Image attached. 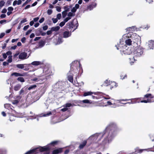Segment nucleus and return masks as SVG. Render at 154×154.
I'll list each match as a JSON object with an SVG mask.
<instances>
[{"instance_id": "nucleus-1", "label": "nucleus", "mask_w": 154, "mask_h": 154, "mask_svg": "<svg viewBox=\"0 0 154 154\" xmlns=\"http://www.w3.org/2000/svg\"><path fill=\"white\" fill-rule=\"evenodd\" d=\"M118 128L116 124L114 122H111L107 126L105 129L104 134H106V137L104 138L103 142L106 143H109L115 136L118 131Z\"/></svg>"}, {"instance_id": "nucleus-2", "label": "nucleus", "mask_w": 154, "mask_h": 154, "mask_svg": "<svg viewBox=\"0 0 154 154\" xmlns=\"http://www.w3.org/2000/svg\"><path fill=\"white\" fill-rule=\"evenodd\" d=\"M51 147L50 145H48L47 146L41 147L40 148H37L27 151L24 154H31L33 153H37L39 152H42L46 151L48 152L50 151Z\"/></svg>"}, {"instance_id": "nucleus-3", "label": "nucleus", "mask_w": 154, "mask_h": 154, "mask_svg": "<svg viewBox=\"0 0 154 154\" xmlns=\"http://www.w3.org/2000/svg\"><path fill=\"white\" fill-rule=\"evenodd\" d=\"M115 46L117 50L120 49V51H122L125 54H130L131 53L130 48H126L127 47L125 45H123L119 44Z\"/></svg>"}, {"instance_id": "nucleus-4", "label": "nucleus", "mask_w": 154, "mask_h": 154, "mask_svg": "<svg viewBox=\"0 0 154 154\" xmlns=\"http://www.w3.org/2000/svg\"><path fill=\"white\" fill-rule=\"evenodd\" d=\"M131 38L133 42L134 45L135 47H137L138 45L141 43V40L140 37L138 35H136L135 33H134L131 35Z\"/></svg>"}, {"instance_id": "nucleus-5", "label": "nucleus", "mask_w": 154, "mask_h": 154, "mask_svg": "<svg viewBox=\"0 0 154 154\" xmlns=\"http://www.w3.org/2000/svg\"><path fill=\"white\" fill-rule=\"evenodd\" d=\"M79 65L80 66V62L77 63V61H74L72 62L71 64L70 65V71H74L77 74L78 72V69L79 68Z\"/></svg>"}, {"instance_id": "nucleus-6", "label": "nucleus", "mask_w": 154, "mask_h": 154, "mask_svg": "<svg viewBox=\"0 0 154 154\" xmlns=\"http://www.w3.org/2000/svg\"><path fill=\"white\" fill-rule=\"evenodd\" d=\"M143 49L141 47L139 46L136 49L135 51L134 52V55L135 57H140L143 54Z\"/></svg>"}, {"instance_id": "nucleus-7", "label": "nucleus", "mask_w": 154, "mask_h": 154, "mask_svg": "<svg viewBox=\"0 0 154 154\" xmlns=\"http://www.w3.org/2000/svg\"><path fill=\"white\" fill-rule=\"evenodd\" d=\"M74 26V25L73 24V21L69 22L66 23V30H68V29L70 30V32H73L72 31V30H73L72 29L73 28Z\"/></svg>"}, {"instance_id": "nucleus-8", "label": "nucleus", "mask_w": 154, "mask_h": 154, "mask_svg": "<svg viewBox=\"0 0 154 154\" xmlns=\"http://www.w3.org/2000/svg\"><path fill=\"white\" fill-rule=\"evenodd\" d=\"M136 98L137 103H139L140 102H141L146 103H151L152 102L151 100H143V98L141 97Z\"/></svg>"}, {"instance_id": "nucleus-9", "label": "nucleus", "mask_w": 154, "mask_h": 154, "mask_svg": "<svg viewBox=\"0 0 154 154\" xmlns=\"http://www.w3.org/2000/svg\"><path fill=\"white\" fill-rule=\"evenodd\" d=\"M11 76H15L16 77L18 76H24L27 75V72H23L22 73H17L16 72H14L12 73L11 75Z\"/></svg>"}, {"instance_id": "nucleus-10", "label": "nucleus", "mask_w": 154, "mask_h": 154, "mask_svg": "<svg viewBox=\"0 0 154 154\" xmlns=\"http://www.w3.org/2000/svg\"><path fill=\"white\" fill-rule=\"evenodd\" d=\"M154 98V96L152 95L151 94H147L144 95V97L143 98V99L144 100H151L149 98Z\"/></svg>"}, {"instance_id": "nucleus-11", "label": "nucleus", "mask_w": 154, "mask_h": 154, "mask_svg": "<svg viewBox=\"0 0 154 154\" xmlns=\"http://www.w3.org/2000/svg\"><path fill=\"white\" fill-rule=\"evenodd\" d=\"M68 79L71 82H73V74L71 73V71H69L68 73Z\"/></svg>"}, {"instance_id": "nucleus-12", "label": "nucleus", "mask_w": 154, "mask_h": 154, "mask_svg": "<svg viewBox=\"0 0 154 154\" xmlns=\"http://www.w3.org/2000/svg\"><path fill=\"white\" fill-rule=\"evenodd\" d=\"M130 100H131V101L132 102V104L135 103H137V102L136 101V98H132L131 99H120L118 100L119 101V103H121L122 101H130Z\"/></svg>"}, {"instance_id": "nucleus-13", "label": "nucleus", "mask_w": 154, "mask_h": 154, "mask_svg": "<svg viewBox=\"0 0 154 154\" xmlns=\"http://www.w3.org/2000/svg\"><path fill=\"white\" fill-rule=\"evenodd\" d=\"M63 152V148H58L54 149L52 151L53 154H58L61 153Z\"/></svg>"}, {"instance_id": "nucleus-14", "label": "nucleus", "mask_w": 154, "mask_h": 154, "mask_svg": "<svg viewBox=\"0 0 154 154\" xmlns=\"http://www.w3.org/2000/svg\"><path fill=\"white\" fill-rule=\"evenodd\" d=\"M27 54L25 52L21 53L19 56V58L21 59H24L26 58Z\"/></svg>"}, {"instance_id": "nucleus-15", "label": "nucleus", "mask_w": 154, "mask_h": 154, "mask_svg": "<svg viewBox=\"0 0 154 154\" xmlns=\"http://www.w3.org/2000/svg\"><path fill=\"white\" fill-rule=\"evenodd\" d=\"M145 149H139L138 147H137L135 149V151L134 152H132L130 153V154H135L138 153H141L144 150H145Z\"/></svg>"}, {"instance_id": "nucleus-16", "label": "nucleus", "mask_w": 154, "mask_h": 154, "mask_svg": "<svg viewBox=\"0 0 154 154\" xmlns=\"http://www.w3.org/2000/svg\"><path fill=\"white\" fill-rule=\"evenodd\" d=\"M71 32L70 33L69 31H65L63 33V37L64 38H67L71 36Z\"/></svg>"}, {"instance_id": "nucleus-17", "label": "nucleus", "mask_w": 154, "mask_h": 154, "mask_svg": "<svg viewBox=\"0 0 154 154\" xmlns=\"http://www.w3.org/2000/svg\"><path fill=\"white\" fill-rule=\"evenodd\" d=\"M87 143V140H84L83 142L80 144L79 148V149H83L84 147L86 145Z\"/></svg>"}, {"instance_id": "nucleus-18", "label": "nucleus", "mask_w": 154, "mask_h": 154, "mask_svg": "<svg viewBox=\"0 0 154 154\" xmlns=\"http://www.w3.org/2000/svg\"><path fill=\"white\" fill-rule=\"evenodd\" d=\"M97 5V4L95 3H92L91 4L89 5L87 7V9H89L90 10H91L94 8H95L96 5Z\"/></svg>"}, {"instance_id": "nucleus-19", "label": "nucleus", "mask_w": 154, "mask_h": 154, "mask_svg": "<svg viewBox=\"0 0 154 154\" xmlns=\"http://www.w3.org/2000/svg\"><path fill=\"white\" fill-rule=\"evenodd\" d=\"M79 5L78 4H76L75 5V6L72 8L71 10V11L73 13H75L77 9L79 8Z\"/></svg>"}, {"instance_id": "nucleus-20", "label": "nucleus", "mask_w": 154, "mask_h": 154, "mask_svg": "<svg viewBox=\"0 0 154 154\" xmlns=\"http://www.w3.org/2000/svg\"><path fill=\"white\" fill-rule=\"evenodd\" d=\"M93 94L95 95V96L99 97L98 99L102 97V93L100 92H93Z\"/></svg>"}, {"instance_id": "nucleus-21", "label": "nucleus", "mask_w": 154, "mask_h": 154, "mask_svg": "<svg viewBox=\"0 0 154 154\" xmlns=\"http://www.w3.org/2000/svg\"><path fill=\"white\" fill-rule=\"evenodd\" d=\"M59 142V141L58 140H55L51 142L48 145H50V146L51 147V146H54L55 145H57L58 143Z\"/></svg>"}, {"instance_id": "nucleus-22", "label": "nucleus", "mask_w": 154, "mask_h": 154, "mask_svg": "<svg viewBox=\"0 0 154 154\" xmlns=\"http://www.w3.org/2000/svg\"><path fill=\"white\" fill-rule=\"evenodd\" d=\"M42 29L41 28H38L35 31V34L37 36H39L41 35V33L42 32Z\"/></svg>"}, {"instance_id": "nucleus-23", "label": "nucleus", "mask_w": 154, "mask_h": 154, "mask_svg": "<svg viewBox=\"0 0 154 154\" xmlns=\"http://www.w3.org/2000/svg\"><path fill=\"white\" fill-rule=\"evenodd\" d=\"M60 29V27L58 26H56L55 27H53L51 28V29L52 32L55 31L57 32Z\"/></svg>"}, {"instance_id": "nucleus-24", "label": "nucleus", "mask_w": 154, "mask_h": 154, "mask_svg": "<svg viewBox=\"0 0 154 154\" xmlns=\"http://www.w3.org/2000/svg\"><path fill=\"white\" fill-rule=\"evenodd\" d=\"M110 84V82L109 80H106L103 84V85L104 86H107Z\"/></svg>"}, {"instance_id": "nucleus-25", "label": "nucleus", "mask_w": 154, "mask_h": 154, "mask_svg": "<svg viewBox=\"0 0 154 154\" xmlns=\"http://www.w3.org/2000/svg\"><path fill=\"white\" fill-rule=\"evenodd\" d=\"M110 85L111 86L110 87L112 88L116 87L118 86L117 84L116 83L114 82H110Z\"/></svg>"}, {"instance_id": "nucleus-26", "label": "nucleus", "mask_w": 154, "mask_h": 154, "mask_svg": "<svg viewBox=\"0 0 154 154\" xmlns=\"http://www.w3.org/2000/svg\"><path fill=\"white\" fill-rule=\"evenodd\" d=\"M132 42L131 39H128L125 40V42L126 44L128 45H131V42Z\"/></svg>"}, {"instance_id": "nucleus-27", "label": "nucleus", "mask_w": 154, "mask_h": 154, "mask_svg": "<svg viewBox=\"0 0 154 154\" xmlns=\"http://www.w3.org/2000/svg\"><path fill=\"white\" fill-rule=\"evenodd\" d=\"M93 92L91 91H88L84 92L83 94V96L84 97H85L87 96L91 95L93 94Z\"/></svg>"}, {"instance_id": "nucleus-28", "label": "nucleus", "mask_w": 154, "mask_h": 154, "mask_svg": "<svg viewBox=\"0 0 154 154\" xmlns=\"http://www.w3.org/2000/svg\"><path fill=\"white\" fill-rule=\"evenodd\" d=\"M11 105L8 103H6L4 105V107L5 108L9 110L10 109H11Z\"/></svg>"}, {"instance_id": "nucleus-29", "label": "nucleus", "mask_w": 154, "mask_h": 154, "mask_svg": "<svg viewBox=\"0 0 154 154\" xmlns=\"http://www.w3.org/2000/svg\"><path fill=\"white\" fill-rule=\"evenodd\" d=\"M135 57H136L134 56H134L129 58L130 61V63H133L134 62L135 60Z\"/></svg>"}, {"instance_id": "nucleus-30", "label": "nucleus", "mask_w": 154, "mask_h": 154, "mask_svg": "<svg viewBox=\"0 0 154 154\" xmlns=\"http://www.w3.org/2000/svg\"><path fill=\"white\" fill-rule=\"evenodd\" d=\"M21 88V86L19 84H18L14 86V90L15 91H17L19 90Z\"/></svg>"}, {"instance_id": "nucleus-31", "label": "nucleus", "mask_w": 154, "mask_h": 154, "mask_svg": "<svg viewBox=\"0 0 154 154\" xmlns=\"http://www.w3.org/2000/svg\"><path fill=\"white\" fill-rule=\"evenodd\" d=\"M41 62L40 61H35L32 62L31 64L34 66H38L40 65Z\"/></svg>"}, {"instance_id": "nucleus-32", "label": "nucleus", "mask_w": 154, "mask_h": 154, "mask_svg": "<svg viewBox=\"0 0 154 154\" xmlns=\"http://www.w3.org/2000/svg\"><path fill=\"white\" fill-rule=\"evenodd\" d=\"M16 67L19 69H23L24 67V64H18L16 65Z\"/></svg>"}, {"instance_id": "nucleus-33", "label": "nucleus", "mask_w": 154, "mask_h": 154, "mask_svg": "<svg viewBox=\"0 0 154 154\" xmlns=\"http://www.w3.org/2000/svg\"><path fill=\"white\" fill-rule=\"evenodd\" d=\"M45 41L41 40L40 42H39V46L41 47H42L44 46V45H45Z\"/></svg>"}, {"instance_id": "nucleus-34", "label": "nucleus", "mask_w": 154, "mask_h": 154, "mask_svg": "<svg viewBox=\"0 0 154 154\" xmlns=\"http://www.w3.org/2000/svg\"><path fill=\"white\" fill-rule=\"evenodd\" d=\"M17 80L19 82H25V80L22 77H19L17 78Z\"/></svg>"}, {"instance_id": "nucleus-35", "label": "nucleus", "mask_w": 154, "mask_h": 154, "mask_svg": "<svg viewBox=\"0 0 154 154\" xmlns=\"http://www.w3.org/2000/svg\"><path fill=\"white\" fill-rule=\"evenodd\" d=\"M63 8L65 10V11L66 12H68L69 11L70 8H69V6L66 5L63 7Z\"/></svg>"}, {"instance_id": "nucleus-36", "label": "nucleus", "mask_w": 154, "mask_h": 154, "mask_svg": "<svg viewBox=\"0 0 154 154\" xmlns=\"http://www.w3.org/2000/svg\"><path fill=\"white\" fill-rule=\"evenodd\" d=\"M41 79H40L39 77H38V78H34L33 79H31V80L32 81H34V82H38V81L40 80Z\"/></svg>"}, {"instance_id": "nucleus-37", "label": "nucleus", "mask_w": 154, "mask_h": 154, "mask_svg": "<svg viewBox=\"0 0 154 154\" xmlns=\"http://www.w3.org/2000/svg\"><path fill=\"white\" fill-rule=\"evenodd\" d=\"M82 102L85 103H91V102L90 101L86 99L82 101Z\"/></svg>"}, {"instance_id": "nucleus-38", "label": "nucleus", "mask_w": 154, "mask_h": 154, "mask_svg": "<svg viewBox=\"0 0 154 154\" xmlns=\"http://www.w3.org/2000/svg\"><path fill=\"white\" fill-rule=\"evenodd\" d=\"M149 45V46H151V47H154V40H151Z\"/></svg>"}, {"instance_id": "nucleus-39", "label": "nucleus", "mask_w": 154, "mask_h": 154, "mask_svg": "<svg viewBox=\"0 0 154 154\" xmlns=\"http://www.w3.org/2000/svg\"><path fill=\"white\" fill-rule=\"evenodd\" d=\"M72 106V104L70 103H67L64 105V107L66 108Z\"/></svg>"}, {"instance_id": "nucleus-40", "label": "nucleus", "mask_w": 154, "mask_h": 154, "mask_svg": "<svg viewBox=\"0 0 154 154\" xmlns=\"http://www.w3.org/2000/svg\"><path fill=\"white\" fill-rule=\"evenodd\" d=\"M37 87V86L36 85H31V86H29L28 88V90H30L31 89H33L35 88H36Z\"/></svg>"}, {"instance_id": "nucleus-41", "label": "nucleus", "mask_w": 154, "mask_h": 154, "mask_svg": "<svg viewBox=\"0 0 154 154\" xmlns=\"http://www.w3.org/2000/svg\"><path fill=\"white\" fill-rule=\"evenodd\" d=\"M134 28V26L131 27H128L126 29V30L127 31H128V32H130L131 31H133L132 30V29Z\"/></svg>"}, {"instance_id": "nucleus-42", "label": "nucleus", "mask_w": 154, "mask_h": 154, "mask_svg": "<svg viewBox=\"0 0 154 154\" xmlns=\"http://www.w3.org/2000/svg\"><path fill=\"white\" fill-rule=\"evenodd\" d=\"M67 14V12L65 11L62 12V16L63 18L65 17L66 16Z\"/></svg>"}, {"instance_id": "nucleus-43", "label": "nucleus", "mask_w": 154, "mask_h": 154, "mask_svg": "<svg viewBox=\"0 0 154 154\" xmlns=\"http://www.w3.org/2000/svg\"><path fill=\"white\" fill-rule=\"evenodd\" d=\"M12 56H8V63H11L12 62Z\"/></svg>"}, {"instance_id": "nucleus-44", "label": "nucleus", "mask_w": 154, "mask_h": 154, "mask_svg": "<svg viewBox=\"0 0 154 154\" xmlns=\"http://www.w3.org/2000/svg\"><path fill=\"white\" fill-rule=\"evenodd\" d=\"M127 77V75L126 74H125V75H121L120 76V78L122 79H123L125 78H126Z\"/></svg>"}, {"instance_id": "nucleus-45", "label": "nucleus", "mask_w": 154, "mask_h": 154, "mask_svg": "<svg viewBox=\"0 0 154 154\" xmlns=\"http://www.w3.org/2000/svg\"><path fill=\"white\" fill-rule=\"evenodd\" d=\"M74 14H73L72 12H69L68 14V17H71L74 16Z\"/></svg>"}, {"instance_id": "nucleus-46", "label": "nucleus", "mask_w": 154, "mask_h": 154, "mask_svg": "<svg viewBox=\"0 0 154 154\" xmlns=\"http://www.w3.org/2000/svg\"><path fill=\"white\" fill-rule=\"evenodd\" d=\"M47 12L48 15H50L52 14L53 11L51 9H48L47 11Z\"/></svg>"}, {"instance_id": "nucleus-47", "label": "nucleus", "mask_w": 154, "mask_h": 154, "mask_svg": "<svg viewBox=\"0 0 154 154\" xmlns=\"http://www.w3.org/2000/svg\"><path fill=\"white\" fill-rule=\"evenodd\" d=\"M5 4V2L4 1H1L0 2V7H2Z\"/></svg>"}, {"instance_id": "nucleus-48", "label": "nucleus", "mask_w": 154, "mask_h": 154, "mask_svg": "<svg viewBox=\"0 0 154 154\" xmlns=\"http://www.w3.org/2000/svg\"><path fill=\"white\" fill-rule=\"evenodd\" d=\"M71 19V17H67L63 21L66 23V22H67L69 20H70Z\"/></svg>"}, {"instance_id": "nucleus-49", "label": "nucleus", "mask_w": 154, "mask_h": 154, "mask_svg": "<svg viewBox=\"0 0 154 154\" xmlns=\"http://www.w3.org/2000/svg\"><path fill=\"white\" fill-rule=\"evenodd\" d=\"M52 20L53 21V22L54 23H56L58 21V19L56 18H52Z\"/></svg>"}, {"instance_id": "nucleus-50", "label": "nucleus", "mask_w": 154, "mask_h": 154, "mask_svg": "<svg viewBox=\"0 0 154 154\" xmlns=\"http://www.w3.org/2000/svg\"><path fill=\"white\" fill-rule=\"evenodd\" d=\"M65 23L64 21H62L60 23L59 26L61 27H63Z\"/></svg>"}, {"instance_id": "nucleus-51", "label": "nucleus", "mask_w": 154, "mask_h": 154, "mask_svg": "<svg viewBox=\"0 0 154 154\" xmlns=\"http://www.w3.org/2000/svg\"><path fill=\"white\" fill-rule=\"evenodd\" d=\"M56 10L58 12H60L61 11V8L60 7L57 6L56 7Z\"/></svg>"}, {"instance_id": "nucleus-52", "label": "nucleus", "mask_w": 154, "mask_h": 154, "mask_svg": "<svg viewBox=\"0 0 154 154\" xmlns=\"http://www.w3.org/2000/svg\"><path fill=\"white\" fill-rule=\"evenodd\" d=\"M27 21L26 18H24L22 20H21L20 21V23L22 24L25 22H26Z\"/></svg>"}, {"instance_id": "nucleus-53", "label": "nucleus", "mask_w": 154, "mask_h": 154, "mask_svg": "<svg viewBox=\"0 0 154 154\" xmlns=\"http://www.w3.org/2000/svg\"><path fill=\"white\" fill-rule=\"evenodd\" d=\"M61 14L60 13L58 14L57 15V19H60L61 18Z\"/></svg>"}, {"instance_id": "nucleus-54", "label": "nucleus", "mask_w": 154, "mask_h": 154, "mask_svg": "<svg viewBox=\"0 0 154 154\" xmlns=\"http://www.w3.org/2000/svg\"><path fill=\"white\" fill-rule=\"evenodd\" d=\"M63 42L62 38H58V42L59 43H61Z\"/></svg>"}, {"instance_id": "nucleus-55", "label": "nucleus", "mask_w": 154, "mask_h": 154, "mask_svg": "<svg viewBox=\"0 0 154 154\" xmlns=\"http://www.w3.org/2000/svg\"><path fill=\"white\" fill-rule=\"evenodd\" d=\"M30 2L29 0H26V1L22 5V7L24 6L25 5L27 4L29 2Z\"/></svg>"}, {"instance_id": "nucleus-56", "label": "nucleus", "mask_w": 154, "mask_h": 154, "mask_svg": "<svg viewBox=\"0 0 154 154\" xmlns=\"http://www.w3.org/2000/svg\"><path fill=\"white\" fill-rule=\"evenodd\" d=\"M32 31V29H29L28 30L26 33V35H28L29 33H30Z\"/></svg>"}, {"instance_id": "nucleus-57", "label": "nucleus", "mask_w": 154, "mask_h": 154, "mask_svg": "<svg viewBox=\"0 0 154 154\" xmlns=\"http://www.w3.org/2000/svg\"><path fill=\"white\" fill-rule=\"evenodd\" d=\"M52 31H51V30L47 31L46 33L48 35H50L52 34Z\"/></svg>"}, {"instance_id": "nucleus-58", "label": "nucleus", "mask_w": 154, "mask_h": 154, "mask_svg": "<svg viewBox=\"0 0 154 154\" xmlns=\"http://www.w3.org/2000/svg\"><path fill=\"white\" fill-rule=\"evenodd\" d=\"M52 114V113L51 112H49L48 113H47L46 114H45L44 115V116H49Z\"/></svg>"}, {"instance_id": "nucleus-59", "label": "nucleus", "mask_w": 154, "mask_h": 154, "mask_svg": "<svg viewBox=\"0 0 154 154\" xmlns=\"http://www.w3.org/2000/svg\"><path fill=\"white\" fill-rule=\"evenodd\" d=\"M8 10L9 11H12L13 10H14V8H13L12 7H9L8 8Z\"/></svg>"}, {"instance_id": "nucleus-60", "label": "nucleus", "mask_w": 154, "mask_h": 154, "mask_svg": "<svg viewBox=\"0 0 154 154\" xmlns=\"http://www.w3.org/2000/svg\"><path fill=\"white\" fill-rule=\"evenodd\" d=\"M29 25H27L24 26L23 28V30L24 31L27 30V29L29 28Z\"/></svg>"}, {"instance_id": "nucleus-61", "label": "nucleus", "mask_w": 154, "mask_h": 154, "mask_svg": "<svg viewBox=\"0 0 154 154\" xmlns=\"http://www.w3.org/2000/svg\"><path fill=\"white\" fill-rule=\"evenodd\" d=\"M45 18L44 17L42 18L39 21V22L40 23H43L44 21Z\"/></svg>"}, {"instance_id": "nucleus-62", "label": "nucleus", "mask_w": 154, "mask_h": 154, "mask_svg": "<svg viewBox=\"0 0 154 154\" xmlns=\"http://www.w3.org/2000/svg\"><path fill=\"white\" fill-rule=\"evenodd\" d=\"M48 26L47 25H45L42 28L43 30H46L48 29Z\"/></svg>"}, {"instance_id": "nucleus-63", "label": "nucleus", "mask_w": 154, "mask_h": 154, "mask_svg": "<svg viewBox=\"0 0 154 154\" xmlns=\"http://www.w3.org/2000/svg\"><path fill=\"white\" fill-rule=\"evenodd\" d=\"M68 110V108H66L65 107L64 108L61 109V111L62 112H65V111H67Z\"/></svg>"}, {"instance_id": "nucleus-64", "label": "nucleus", "mask_w": 154, "mask_h": 154, "mask_svg": "<svg viewBox=\"0 0 154 154\" xmlns=\"http://www.w3.org/2000/svg\"><path fill=\"white\" fill-rule=\"evenodd\" d=\"M26 40V38L25 37H23L22 38L21 41L22 43H24L25 42Z\"/></svg>"}]
</instances>
